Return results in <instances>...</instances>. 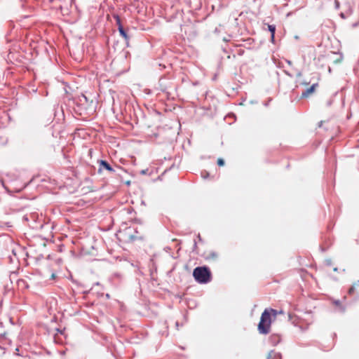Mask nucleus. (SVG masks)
<instances>
[{
    "mask_svg": "<svg viewBox=\"0 0 359 359\" xmlns=\"http://www.w3.org/2000/svg\"><path fill=\"white\" fill-rule=\"evenodd\" d=\"M278 312L273 309H266L262 313L260 321L258 324L259 333L266 334L269 333L272 318L275 319Z\"/></svg>",
    "mask_w": 359,
    "mask_h": 359,
    "instance_id": "nucleus-1",
    "label": "nucleus"
},
{
    "mask_svg": "<svg viewBox=\"0 0 359 359\" xmlns=\"http://www.w3.org/2000/svg\"><path fill=\"white\" fill-rule=\"evenodd\" d=\"M193 276L199 283H207L211 280L210 270L207 266H198L194 269Z\"/></svg>",
    "mask_w": 359,
    "mask_h": 359,
    "instance_id": "nucleus-2",
    "label": "nucleus"
},
{
    "mask_svg": "<svg viewBox=\"0 0 359 359\" xmlns=\"http://www.w3.org/2000/svg\"><path fill=\"white\" fill-rule=\"evenodd\" d=\"M318 86V83H313L310 88H307L306 90H304L301 95L302 98H306L309 97L311 94H313L316 88Z\"/></svg>",
    "mask_w": 359,
    "mask_h": 359,
    "instance_id": "nucleus-3",
    "label": "nucleus"
},
{
    "mask_svg": "<svg viewBox=\"0 0 359 359\" xmlns=\"http://www.w3.org/2000/svg\"><path fill=\"white\" fill-rule=\"evenodd\" d=\"M98 163H100L99 172L101 171L102 168H104L109 172L114 171L111 166L106 161L100 160L98 161Z\"/></svg>",
    "mask_w": 359,
    "mask_h": 359,
    "instance_id": "nucleus-4",
    "label": "nucleus"
},
{
    "mask_svg": "<svg viewBox=\"0 0 359 359\" xmlns=\"http://www.w3.org/2000/svg\"><path fill=\"white\" fill-rule=\"evenodd\" d=\"M359 288V281L354 283L353 285L349 288L348 293L352 295L355 293V290Z\"/></svg>",
    "mask_w": 359,
    "mask_h": 359,
    "instance_id": "nucleus-5",
    "label": "nucleus"
},
{
    "mask_svg": "<svg viewBox=\"0 0 359 359\" xmlns=\"http://www.w3.org/2000/svg\"><path fill=\"white\" fill-rule=\"evenodd\" d=\"M118 32L120 33V34L126 40V41H128L129 39V36H128L127 33L126 32V31L124 30L123 27H121L118 29Z\"/></svg>",
    "mask_w": 359,
    "mask_h": 359,
    "instance_id": "nucleus-6",
    "label": "nucleus"
},
{
    "mask_svg": "<svg viewBox=\"0 0 359 359\" xmlns=\"http://www.w3.org/2000/svg\"><path fill=\"white\" fill-rule=\"evenodd\" d=\"M268 28H269V30L270 31V32L271 33V39L273 40L275 31H276V27H275V25H269Z\"/></svg>",
    "mask_w": 359,
    "mask_h": 359,
    "instance_id": "nucleus-7",
    "label": "nucleus"
},
{
    "mask_svg": "<svg viewBox=\"0 0 359 359\" xmlns=\"http://www.w3.org/2000/svg\"><path fill=\"white\" fill-rule=\"evenodd\" d=\"M114 18L116 20V25L118 26V29H119L121 27H123L121 25L120 17L118 15H114Z\"/></svg>",
    "mask_w": 359,
    "mask_h": 359,
    "instance_id": "nucleus-8",
    "label": "nucleus"
},
{
    "mask_svg": "<svg viewBox=\"0 0 359 359\" xmlns=\"http://www.w3.org/2000/svg\"><path fill=\"white\" fill-rule=\"evenodd\" d=\"M217 163L219 166H223L224 165V161L221 158L217 159Z\"/></svg>",
    "mask_w": 359,
    "mask_h": 359,
    "instance_id": "nucleus-9",
    "label": "nucleus"
},
{
    "mask_svg": "<svg viewBox=\"0 0 359 359\" xmlns=\"http://www.w3.org/2000/svg\"><path fill=\"white\" fill-rule=\"evenodd\" d=\"M83 100L85 102H88V99H87L86 96V95H81V98L79 99V101H80L81 102H83Z\"/></svg>",
    "mask_w": 359,
    "mask_h": 359,
    "instance_id": "nucleus-10",
    "label": "nucleus"
},
{
    "mask_svg": "<svg viewBox=\"0 0 359 359\" xmlns=\"http://www.w3.org/2000/svg\"><path fill=\"white\" fill-rule=\"evenodd\" d=\"M55 277H56L55 273H53L51 274V276H50L51 279H55Z\"/></svg>",
    "mask_w": 359,
    "mask_h": 359,
    "instance_id": "nucleus-11",
    "label": "nucleus"
},
{
    "mask_svg": "<svg viewBox=\"0 0 359 359\" xmlns=\"http://www.w3.org/2000/svg\"><path fill=\"white\" fill-rule=\"evenodd\" d=\"M335 304L336 305H339V301L335 302Z\"/></svg>",
    "mask_w": 359,
    "mask_h": 359,
    "instance_id": "nucleus-12",
    "label": "nucleus"
}]
</instances>
